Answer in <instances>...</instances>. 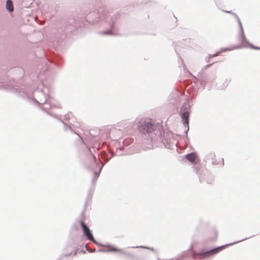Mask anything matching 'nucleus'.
<instances>
[{
  "mask_svg": "<svg viewBox=\"0 0 260 260\" xmlns=\"http://www.w3.org/2000/svg\"><path fill=\"white\" fill-rule=\"evenodd\" d=\"M80 223L82 228L84 234L90 241L95 242V240L89 230V228L84 223L83 220L80 221Z\"/></svg>",
  "mask_w": 260,
  "mask_h": 260,
  "instance_id": "2",
  "label": "nucleus"
},
{
  "mask_svg": "<svg viewBox=\"0 0 260 260\" xmlns=\"http://www.w3.org/2000/svg\"><path fill=\"white\" fill-rule=\"evenodd\" d=\"M6 8L9 12H12L14 10L12 2L11 0H7L6 2Z\"/></svg>",
  "mask_w": 260,
  "mask_h": 260,
  "instance_id": "6",
  "label": "nucleus"
},
{
  "mask_svg": "<svg viewBox=\"0 0 260 260\" xmlns=\"http://www.w3.org/2000/svg\"><path fill=\"white\" fill-rule=\"evenodd\" d=\"M219 160L218 162H215L214 161V164H215V165H218V164H223V160L222 158H219Z\"/></svg>",
  "mask_w": 260,
  "mask_h": 260,
  "instance_id": "7",
  "label": "nucleus"
},
{
  "mask_svg": "<svg viewBox=\"0 0 260 260\" xmlns=\"http://www.w3.org/2000/svg\"><path fill=\"white\" fill-rule=\"evenodd\" d=\"M187 159L191 163H195L197 159V156L194 153H190L186 155Z\"/></svg>",
  "mask_w": 260,
  "mask_h": 260,
  "instance_id": "5",
  "label": "nucleus"
},
{
  "mask_svg": "<svg viewBox=\"0 0 260 260\" xmlns=\"http://www.w3.org/2000/svg\"><path fill=\"white\" fill-rule=\"evenodd\" d=\"M138 129L142 134L152 133L155 129L152 120L149 118L142 119L139 122Z\"/></svg>",
  "mask_w": 260,
  "mask_h": 260,
  "instance_id": "1",
  "label": "nucleus"
},
{
  "mask_svg": "<svg viewBox=\"0 0 260 260\" xmlns=\"http://www.w3.org/2000/svg\"><path fill=\"white\" fill-rule=\"evenodd\" d=\"M241 47V46H237L236 47H235L234 48L235 49H238V48H240Z\"/></svg>",
  "mask_w": 260,
  "mask_h": 260,
  "instance_id": "11",
  "label": "nucleus"
},
{
  "mask_svg": "<svg viewBox=\"0 0 260 260\" xmlns=\"http://www.w3.org/2000/svg\"><path fill=\"white\" fill-rule=\"evenodd\" d=\"M182 118L184 125H188L189 112L187 107L183 108Z\"/></svg>",
  "mask_w": 260,
  "mask_h": 260,
  "instance_id": "4",
  "label": "nucleus"
},
{
  "mask_svg": "<svg viewBox=\"0 0 260 260\" xmlns=\"http://www.w3.org/2000/svg\"><path fill=\"white\" fill-rule=\"evenodd\" d=\"M250 46H251V48H252L253 49H256V50H260V47H254L252 45H250Z\"/></svg>",
  "mask_w": 260,
  "mask_h": 260,
  "instance_id": "9",
  "label": "nucleus"
},
{
  "mask_svg": "<svg viewBox=\"0 0 260 260\" xmlns=\"http://www.w3.org/2000/svg\"><path fill=\"white\" fill-rule=\"evenodd\" d=\"M110 251H117V252H121V250L119 249H117V248H112L110 250Z\"/></svg>",
  "mask_w": 260,
  "mask_h": 260,
  "instance_id": "8",
  "label": "nucleus"
},
{
  "mask_svg": "<svg viewBox=\"0 0 260 260\" xmlns=\"http://www.w3.org/2000/svg\"><path fill=\"white\" fill-rule=\"evenodd\" d=\"M228 245H225L214 248L212 250H211L208 252L204 253V255L206 256H209L210 255H214L219 252V251H220L221 250H222V249H223Z\"/></svg>",
  "mask_w": 260,
  "mask_h": 260,
  "instance_id": "3",
  "label": "nucleus"
},
{
  "mask_svg": "<svg viewBox=\"0 0 260 260\" xmlns=\"http://www.w3.org/2000/svg\"><path fill=\"white\" fill-rule=\"evenodd\" d=\"M241 39L242 40H243L244 39V36L243 34L241 35Z\"/></svg>",
  "mask_w": 260,
  "mask_h": 260,
  "instance_id": "10",
  "label": "nucleus"
}]
</instances>
